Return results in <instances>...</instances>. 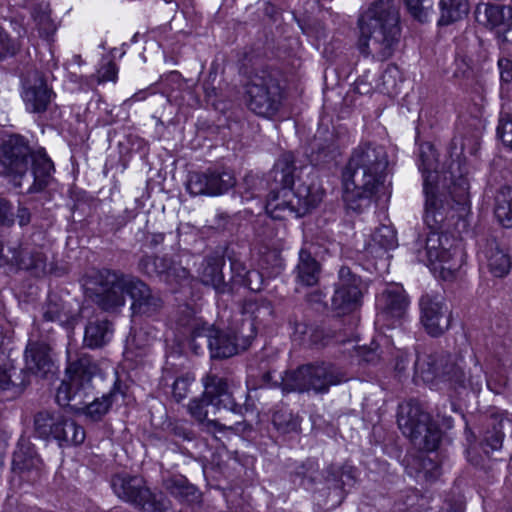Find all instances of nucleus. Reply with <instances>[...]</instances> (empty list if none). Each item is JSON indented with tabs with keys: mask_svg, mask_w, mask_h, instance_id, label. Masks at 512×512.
Listing matches in <instances>:
<instances>
[{
	"mask_svg": "<svg viewBox=\"0 0 512 512\" xmlns=\"http://www.w3.org/2000/svg\"><path fill=\"white\" fill-rule=\"evenodd\" d=\"M460 170L459 163L450 165L448 186L449 199L428 198L425 201L424 223L430 230L423 238L419 236L415 242L416 255L419 262L426 265L440 264L442 272L451 274L462 265V252L452 244L448 235L440 233L444 222L449 218H462L470 208L469 181L461 171L456 175L454 166Z\"/></svg>",
	"mask_w": 512,
	"mask_h": 512,
	"instance_id": "nucleus-1",
	"label": "nucleus"
},
{
	"mask_svg": "<svg viewBox=\"0 0 512 512\" xmlns=\"http://www.w3.org/2000/svg\"><path fill=\"white\" fill-rule=\"evenodd\" d=\"M89 298L103 311L113 312L124 306L126 293L132 299L134 315L153 316L162 306V299L137 277L110 269L93 270L86 280Z\"/></svg>",
	"mask_w": 512,
	"mask_h": 512,
	"instance_id": "nucleus-2",
	"label": "nucleus"
},
{
	"mask_svg": "<svg viewBox=\"0 0 512 512\" xmlns=\"http://www.w3.org/2000/svg\"><path fill=\"white\" fill-rule=\"evenodd\" d=\"M295 159L292 153H284L274 164L271 177L275 187L266 201V211L273 219L300 218L316 208L322 193L312 183L301 180L295 186Z\"/></svg>",
	"mask_w": 512,
	"mask_h": 512,
	"instance_id": "nucleus-3",
	"label": "nucleus"
},
{
	"mask_svg": "<svg viewBox=\"0 0 512 512\" xmlns=\"http://www.w3.org/2000/svg\"><path fill=\"white\" fill-rule=\"evenodd\" d=\"M358 49L364 56L378 61L389 59L400 38V13L395 0H376L358 19Z\"/></svg>",
	"mask_w": 512,
	"mask_h": 512,
	"instance_id": "nucleus-4",
	"label": "nucleus"
},
{
	"mask_svg": "<svg viewBox=\"0 0 512 512\" xmlns=\"http://www.w3.org/2000/svg\"><path fill=\"white\" fill-rule=\"evenodd\" d=\"M28 175V193L43 191L53 180L54 164L44 149L32 151L29 142L21 135H10L0 147V174L12 176L15 185L22 187Z\"/></svg>",
	"mask_w": 512,
	"mask_h": 512,
	"instance_id": "nucleus-5",
	"label": "nucleus"
},
{
	"mask_svg": "<svg viewBox=\"0 0 512 512\" xmlns=\"http://www.w3.org/2000/svg\"><path fill=\"white\" fill-rule=\"evenodd\" d=\"M346 372L332 363L306 364L292 371H286L281 378L282 390L289 392L327 393L331 386L347 382Z\"/></svg>",
	"mask_w": 512,
	"mask_h": 512,
	"instance_id": "nucleus-6",
	"label": "nucleus"
},
{
	"mask_svg": "<svg viewBox=\"0 0 512 512\" xmlns=\"http://www.w3.org/2000/svg\"><path fill=\"white\" fill-rule=\"evenodd\" d=\"M388 164L386 148L376 142L365 141L352 150L343 175L356 178L358 185H366L365 181H369L383 186Z\"/></svg>",
	"mask_w": 512,
	"mask_h": 512,
	"instance_id": "nucleus-7",
	"label": "nucleus"
},
{
	"mask_svg": "<svg viewBox=\"0 0 512 512\" xmlns=\"http://www.w3.org/2000/svg\"><path fill=\"white\" fill-rule=\"evenodd\" d=\"M245 96L247 107L256 115H276L283 98L278 71L268 67L256 70L246 84Z\"/></svg>",
	"mask_w": 512,
	"mask_h": 512,
	"instance_id": "nucleus-8",
	"label": "nucleus"
},
{
	"mask_svg": "<svg viewBox=\"0 0 512 512\" xmlns=\"http://www.w3.org/2000/svg\"><path fill=\"white\" fill-rule=\"evenodd\" d=\"M397 423L402 433L420 450L434 451L438 448L442 432L432 422L428 413L417 403L407 402L398 406Z\"/></svg>",
	"mask_w": 512,
	"mask_h": 512,
	"instance_id": "nucleus-9",
	"label": "nucleus"
},
{
	"mask_svg": "<svg viewBox=\"0 0 512 512\" xmlns=\"http://www.w3.org/2000/svg\"><path fill=\"white\" fill-rule=\"evenodd\" d=\"M99 372L98 365L92 357L85 353L77 354L69 358L66 367L68 381H62L57 389L56 402L65 407L71 400H77V404L83 403V397L90 396L92 392V378Z\"/></svg>",
	"mask_w": 512,
	"mask_h": 512,
	"instance_id": "nucleus-10",
	"label": "nucleus"
},
{
	"mask_svg": "<svg viewBox=\"0 0 512 512\" xmlns=\"http://www.w3.org/2000/svg\"><path fill=\"white\" fill-rule=\"evenodd\" d=\"M462 358H458L444 351L418 354L414 369L415 375L426 383L454 382L458 385H467L461 372Z\"/></svg>",
	"mask_w": 512,
	"mask_h": 512,
	"instance_id": "nucleus-11",
	"label": "nucleus"
},
{
	"mask_svg": "<svg viewBox=\"0 0 512 512\" xmlns=\"http://www.w3.org/2000/svg\"><path fill=\"white\" fill-rule=\"evenodd\" d=\"M362 280L347 266L338 272V281L331 299V307L338 315L349 314L362 304Z\"/></svg>",
	"mask_w": 512,
	"mask_h": 512,
	"instance_id": "nucleus-12",
	"label": "nucleus"
},
{
	"mask_svg": "<svg viewBox=\"0 0 512 512\" xmlns=\"http://www.w3.org/2000/svg\"><path fill=\"white\" fill-rule=\"evenodd\" d=\"M236 184L232 171L223 167L208 168L203 172H192L187 181L191 195L218 196L228 192Z\"/></svg>",
	"mask_w": 512,
	"mask_h": 512,
	"instance_id": "nucleus-13",
	"label": "nucleus"
},
{
	"mask_svg": "<svg viewBox=\"0 0 512 512\" xmlns=\"http://www.w3.org/2000/svg\"><path fill=\"white\" fill-rule=\"evenodd\" d=\"M111 487L119 499L138 511L147 508L149 501L156 494L142 476L128 473L114 475L111 478Z\"/></svg>",
	"mask_w": 512,
	"mask_h": 512,
	"instance_id": "nucleus-14",
	"label": "nucleus"
},
{
	"mask_svg": "<svg viewBox=\"0 0 512 512\" xmlns=\"http://www.w3.org/2000/svg\"><path fill=\"white\" fill-rule=\"evenodd\" d=\"M419 307L421 324L431 337H439L449 329L451 311L441 295H423Z\"/></svg>",
	"mask_w": 512,
	"mask_h": 512,
	"instance_id": "nucleus-15",
	"label": "nucleus"
},
{
	"mask_svg": "<svg viewBox=\"0 0 512 512\" xmlns=\"http://www.w3.org/2000/svg\"><path fill=\"white\" fill-rule=\"evenodd\" d=\"M138 270L168 285L181 284L189 278V271L166 255H143L138 261Z\"/></svg>",
	"mask_w": 512,
	"mask_h": 512,
	"instance_id": "nucleus-16",
	"label": "nucleus"
},
{
	"mask_svg": "<svg viewBox=\"0 0 512 512\" xmlns=\"http://www.w3.org/2000/svg\"><path fill=\"white\" fill-rule=\"evenodd\" d=\"M203 393L207 396L216 410H227L242 414L243 406L236 402L231 382L222 376L209 373L202 378Z\"/></svg>",
	"mask_w": 512,
	"mask_h": 512,
	"instance_id": "nucleus-17",
	"label": "nucleus"
},
{
	"mask_svg": "<svg viewBox=\"0 0 512 512\" xmlns=\"http://www.w3.org/2000/svg\"><path fill=\"white\" fill-rule=\"evenodd\" d=\"M126 393V386L117 379L110 391L103 394L101 397L94 398L93 401L87 402L88 397H83V403L77 404V400H71L68 405L75 412L83 414L86 418L93 422L101 421L110 411L113 403L117 401L118 397H124Z\"/></svg>",
	"mask_w": 512,
	"mask_h": 512,
	"instance_id": "nucleus-18",
	"label": "nucleus"
},
{
	"mask_svg": "<svg viewBox=\"0 0 512 512\" xmlns=\"http://www.w3.org/2000/svg\"><path fill=\"white\" fill-rule=\"evenodd\" d=\"M21 96L28 112L42 114L47 111L55 94L45 79L34 72L23 81Z\"/></svg>",
	"mask_w": 512,
	"mask_h": 512,
	"instance_id": "nucleus-19",
	"label": "nucleus"
},
{
	"mask_svg": "<svg viewBox=\"0 0 512 512\" xmlns=\"http://www.w3.org/2000/svg\"><path fill=\"white\" fill-rule=\"evenodd\" d=\"M12 471L21 480L35 484L42 477L43 463L30 443H19L13 453Z\"/></svg>",
	"mask_w": 512,
	"mask_h": 512,
	"instance_id": "nucleus-20",
	"label": "nucleus"
},
{
	"mask_svg": "<svg viewBox=\"0 0 512 512\" xmlns=\"http://www.w3.org/2000/svg\"><path fill=\"white\" fill-rule=\"evenodd\" d=\"M366 185H358L356 178L343 175V201L348 211L360 214L367 210L372 203L380 185L365 181Z\"/></svg>",
	"mask_w": 512,
	"mask_h": 512,
	"instance_id": "nucleus-21",
	"label": "nucleus"
},
{
	"mask_svg": "<svg viewBox=\"0 0 512 512\" xmlns=\"http://www.w3.org/2000/svg\"><path fill=\"white\" fill-rule=\"evenodd\" d=\"M25 366L31 374L47 377L54 368L50 346L44 341L29 340L25 349Z\"/></svg>",
	"mask_w": 512,
	"mask_h": 512,
	"instance_id": "nucleus-22",
	"label": "nucleus"
},
{
	"mask_svg": "<svg viewBox=\"0 0 512 512\" xmlns=\"http://www.w3.org/2000/svg\"><path fill=\"white\" fill-rule=\"evenodd\" d=\"M9 253L6 265L32 271L39 276L46 272V256L35 247L12 246L7 248Z\"/></svg>",
	"mask_w": 512,
	"mask_h": 512,
	"instance_id": "nucleus-23",
	"label": "nucleus"
},
{
	"mask_svg": "<svg viewBox=\"0 0 512 512\" xmlns=\"http://www.w3.org/2000/svg\"><path fill=\"white\" fill-rule=\"evenodd\" d=\"M43 319L48 322H57L62 327L73 330L79 321V313L64 301L59 295L51 293L42 307Z\"/></svg>",
	"mask_w": 512,
	"mask_h": 512,
	"instance_id": "nucleus-24",
	"label": "nucleus"
},
{
	"mask_svg": "<svg viewBox=\"0 0 512 512\" xmlns=\"http://www.w3.org/2000/svg\"><path fill=\"white\" fill-rule=\"evenodd\" d=\"M208 406H212L207 396L202 393L201 396L193 398L188 404V412L198 423L200 429L208 434H212L218 439L217 434H224L227 431H233L232 426H226L214 419H208Z\"/></svg>",
	"mask_w": 512,
	"mask_h": 512,
	"instance_id": "nucleus-25",
	"label": "nucleus"
},
{
	"mask_svg": "<svg viewBox=\"0 0 512 512\" xmlns=\"http://www.w3.org/2000/svg\"><path fill=\"white\" fill-rule=\"evenodd\" d=\"M418 166L423 175V189L426 200L428 198L445 199V197L448 199L449 195H436L434 186L432 185V182L436 178L435 174L438 164L436 152L430 143L420 145Z\"/></svg>",
	"mask_w": 512,
	"mask_h": 512,
	"instance_id": "nucleus-26",
	"label": "nucleus"
},
{
	"mask_svg": "<svg viewBox=\"0 0 512 512\" xmlns=\"http://www.w3.org/2000/svg\"><path fill=\"white\" fill-rule=\"evenodd\" d=\"M216 335L209 342V351L212 359H225L237 354L239 348L246 349L249 345V339L253 335L247 336L243 345L239 344V338L234 331H222L217 329Z\"/></svg>",
	"mask_w": 512,
	"mask_h": 512,
	"instance_id": "nucleus-27",
	"label": "nucleus"
},
{
	"mask_svg": "<svg viewBox=\"0 0 512 512\" xmlns=\"http://www.w3.org/2000/svg\"><path fill=\"white\" fill-rule=\"evenodd\" d=\"M381 315L385 318L400 320L408 307V298L400 285L387 287L379 300Z\"/></svg>",
	"mask_w": 512,
	"mask_h": 512,
	"instance_id": "nucleus-28",
	"label": "nucleus"
},
{
	"mask_svg": "<svg viewBox=\"0 0 512 512\" xmlns=\"http://www.w3.org/2000/svg\"><path fill=\"white\" fill-rule=\"evenodd\" d=\"M290 482L297 488L311 491L321 480L319 464L315 459L307 458L295 462L289 471Z\"/></svg>",
	"mask_w": 512,
	"mask_h": 512,
	"instance_id": "nucleus-29",
	"label": "nucleus"
},
{
	"mask_svg": "<svg viewBox=\"0 0 512 512\" xmlns=\"http://www.w3.org/2000/svg\"><path fill=\"white\" fill-rule=\"evenodd\" d=\"M484 254L489 272L497 278L506 277L512 268V259L508 251L496 240L488 239Z\"/></svg>",
	"mask_w": 512,
	"mask_h": 512,
	"instance_id": "nucleus-30",
	"label": "nucleus"
},
{
	"mask_svg": "<svg viewBox=\"0 0 512 512\" xmlns=\"http://www.w3.org/2000/svg\"><path fill=\"white\" fill-rule=\"evenodd\" d=\"M295 281L303 287L317 285L321 275V264L311 252L302 247L298 253V263L294 268Z\"/></svg>",
	"mask_w": 512,
	"mask_h": 512,
	"instance_id": "nucleus-31",
	"label": "nucleus"
},
{
	"mask_svg": "<svg viewBox=\"0 0 512 512\" xmlns=\"http://www.w3.org/2000/svg\"><path fill=\"white\" fill-rule=\"evenodd\" d=\"M325 482L329 489L338 490L341 499L356 483V470L348 465H329L325 470Z\"/></svg>",
	"mask_w": 512,
	"mask_h": 512,
	"instance_id": "nucleus-32",
	"label": "nucleus"
},
{
	"mask_svg": "<svg viewBox=\"0 0 512 512\" xmlns=\"http://www.w3.org/2000/svg\"><path fill=\"white\" fill-rule=\"evenodd\" d=\"M223 265V258L207 257L203 261L199 271L201 283L213 287L217 293H225L228 291V284L225 282L222 272Z\"/></svg>",
	"mask_w": 512,
	"mask_h": 512,
	"instance_id": "nucleus-33",
	"label": "nucleus"
},
{
	"mask_svg": "<svg viewBox=\"0 0 512 512\" xmlns=\"http://www.w3.org/2000/svg\"><path fill=\"white\" fill-rule=\"evenodd\" d=\"M511 15L512 8L497 4L479 3L475 9L476 21L491 29L505 25Z\"/></svg>",
	"mask_w": 512,
	"mask_h": 512,
	"instance_id": "nucleus-34",
	"label": "nucleus"
},
{
	"mask_svg": "<svg viewBox=\"0 0 512 512\" xmlns=\"http://www.w3.org/2000/svg\"><path fill=\"white\" fill-rule=\"evenodd\" d=\"M112 323L107 319H95L85 327L84 345L91 349L101 348L112 338Z\"/></svg>",
	"mask_w": 512,
	"mask_h": 512,
	"instance_id": "nucleus-35",
	"label": "nucleus"
},
{
	"mask_svg": "<svg viewBox=\"0 0 512 512\" xmlns=\"http://www.w3.org/2000/svg\"><path fill=\"white\" fill-rule=\"evenodd\" d=\"M164 487L173 497L181 502L195 504L201 501V492L184 476L168 478L164 481Z\"/></svg>",
	"mask_w": 512,
	"mask_h": 512,
	"instance_id": "nucleus-36",
	"label": "nucleus"
},
{
	"mask_svg": "<svg viewBox=\"0 0 512 512\" xmlns=\"http://www.w3.org/2000/svg\"><path fill=\"white\" fill-rule=\"evenodd\" d=\"M293 337L295 341L308 347H323L332 337L324 328L306 323H296L294 326Z\"/></svg>",
	"mask_w": 512,
	"mask_h": 512,
	"instance_id": "nucleus-37",
	"label": "nucleus"
},
{
	"mask_svg": "<svg viewBox=\"0 0 512 512\" xmlns=\"http://www.w3.org/2000/svg\"><path fill=\"white\" fill-rule=\"evenodd\" d=\"M55 441L60 447L77 446L85 440V430L72 418L63 415L62 421L58 422Z\"/></svg>",
	"mask_w": 512,
	"mask_h": 512,
	"instance_id": "nucleus-38",
	"label": "nucleus"
},
{
	"mask_svg": "<svg viewBox=\"0 0 512 512\" xmlns=\"http://www.w3.org/2000/svg\"><path fill=\"white\" fill-rule=\"evenodd\" d=\"M63 415L56 411L43 409L38 411L33 418V427L35 434L44 440H55L56 427L61 422Z\"/></svg>",
	"mask_w": 512,
	"mask_h": 512,
	"instance_id": "nucleus-39",
	"label": "nucleus"
},
{
	"mask_svg": "<svg viewBox=\"0 0 512 512\" xmlns=\"http://www.w3.org/2000/svg\"><path fill=\"white\" fill-rule=\"evenodd\" d=\"M470 362L472 363V366L468 368L467 372L464 370L462 362H460L461 372L463 373V380H465L467 385L464 384L461 386L454 382L447 383L456 391L470 389L474 393H479L483 387L484 382H487L486 376L483 367L475 354L470 356Z\"/></svg>",
	"mask_w": 512,
	"mask_h": 512,
	"instance_id": "nucleus-40",
	"label": "nucleus"
},
{
	"mask_svg": "<svg viewBox=\"0 0 512 512\" xmlns=\"http://www.w3.org/2000/svg\"><path fill=\"white\" fill-rule=\"evenodd\" d=\"M438 26H448L468 13V0H439Z\"/></svg>",
	"mask_w": 512,
	"mask_h": 512,
	"instance_id": "nucleus-41",
	"label": "nucleus"
},
{
	"mask_svg": "<svg viewBox=\"0 0 512 512\" xmlns=\"http://www.w3.org/2000/svg\"><path fill=\"white\" fill-rule=\"evenodd\" d=\"M494 214L504 228L512 227V187H501L495 195Z\"/></svg>",
	"mask_w": 512,
	"mask_h": 512,
	"instance_id": "nucleus-42",
	"label": "nucleus"
},
{
	"mask_svg": "<svg viewBox=\"0 0 512 512\" xmlns=\"http://www.w3.org/2000/svg\"><path fill=\"white\" fill-rule=\"evenodd\" d=\"M272 423L281 434L297 433L301 429V418L284 405L275 409L272 415Z\"/></svg>",
	"mask_w": 512,
	"mask_h": 512,
	"instance_id": "nucleus-43",
	"label": "nucleus"
},
{
	"mask_svg": "<svg viewBox=\"0 0 512 512\" xmlns=\"http://www.w3.org/2000/svg\"><path fill=\"white\" fill-rule=\"evenodd\" d=\"M31 13L40 37L50 41L57 30V26L50 17L49 4L45 2L38 3L32 7Z\"/></svg>",
	"mask_w": 512,
	"mask_h": 512,
	"instance_id": "nucleus-44",
	"label": "nucleus"
},
{
	"mask_svg": "<svg viewBox=\"0 0 512 512\" xmlns=\"http://www.w3.org/2000/svg\"><path fill=\"white\" fill-rule=\"evenodd\" d=\"M217 328L214 325H209L202 320L198 324H194V328L188 333L190 338V344L195 353H199V350L203 346L209 348V342L214 337Z\"/></svg>",
	"mask_w": 512,
	"mask_h": 512,
	"instance_id": "nucleus-45",
	"label": "nucleus"
},
{
	"mask_svg": "<svg viewBox=\"0 0 512 512\" xmlns=\"http://www.w3.org/2000/svg\"><path fill=\"white\" fill-rule=\"evenodd\" d=\"M406 11L416 21L426 23L435 14L433 0H403Z\"/></svg>",
	"mask_w": 512,
	"mask_h": 512,
	"instance_id": "nucleus-46",
	"label": "nucleus"
},
{
	"mask_svg": "<svg viewBox=\"0 0 512 512\" xmlns=\"http://www.w3.org/2000/svg\"><path fill=\"white\" fill-rule=\"evenodd\" d=\"M372 242L385 251L395 249L398 246L395 229L389 225H381L372 234Z\"/></svg>",
	"mask_w": 512,
	"mask_h": 512,
	"instance_id": "nucleus-47",
	"label": "nucleus"
},
{
	"mask_svg": "<svg viewBox=\"0 0 512 512\" xmlns=\"http://www.w3.org/2000/svg\"><path fill=\"white\" fill-rule=\"evenodd\" d=\"M22 49V40L13 38L0 26V62L15 57Z\"/></svg>",
	"mask_w": 512,
	"mask_h": 512,
	"instance_id": "nucleus-48",
	"label": "nucleus"
},
{
	"mask_svg": "<svg viewBox=\"0 0 512 512\" xmlns=\"http://www.w3.org/2000/svg\"><path fill=\"white\" fill-rule=\"evenodd\" d=\"M30 372L25 368L17 369L14 365L10 369L5 390H13L15 393H21L30 383Z\"/></svg>",
	"mask_w": 512,
	"mask_h": 512,
	"instance_id": "nucleus-49",
	"label": "nucleus"
},
{
	"mask_svg": "<svg viewBox=\"0 0 512 512\" xmlns=\"http://www.w3.org/2000/svg\"><path fill=\"white\" fill-rule=\"evenodd\" d=\"M245 311L253 316V320L262 323L273 316L272 303L267 299H260L254 302H248L245 305Z\"/></svg>",
	"mask_w": 512,
	"mask_h": 512,
	"instance_id": "nucleus-50",
	"label": "nucleus"
},
{
	"mask_svg": "<svg viewBox=\"0 0 512 512\" xmlns=\"http://www.w3.org/2000/svg\"><path fill=\"white\" fill-rule=\"evenodd\" d=\"M225 255L230 262V268L233 275L232 277L234 281L238 283L239 280L247 274L249 269L242 258L237 255L233 249L228 248Z\"/></svg>",
	"mask_w": 512,
	"mask_h": 512,
	"instance_id": "nucleus-51",
	"label": "nucleus"
},
{
	"mask_svg": "<svg viewBox=\"0 0 512 512\" xmlns=\"http://www.w3.org/2000/svg\"><path fill=\"white\" fill-rule=\"evenodd\" d=\"M169 435L177 441H193L195 439L194 431L185 422H170L167 425Z\"/></svg>",
	"mask_w": 512,
	"mask_h": 512,
	"instance_id": "nucleus-52",
	"label": "nucleus"
},
{
	"mask_svg": "<svg viewBox=\"0 0 512 512\" xmlns=\"http://www.w3.org/2000/svg\"><path fill=\"white\" fill-rule=\"evenodd\" d=\"M200 321L201 319L194 315V311L190 307L184 306L179 309L176 323L185 330L183 334H188L194 328V324H198Z\"/></svg>",
	"mask_w": 512,
	"mask_h": 512,
	"instance_id": "nucleus-53",
	"label": "nucleus"
},
{
	"mask_svg": "<svg viewBox=\"0 0 512 512\" xmlns=\"http://www.w3.org/2000/svg\"><path fill=\"white\" fill-rule=\"evenodd\" d=\"M497 134L502 142L512 149V116L510 114H501Z\"/></svg>",
	"mask_w": 512,
	"mask_h": 512,
	"instance_id": "nucleus-54",
	"label": "nucleus"
},
{
	"mask_svg": "<svg viewBox=\"0 0 512 512\" xmlns=\"http://www.w3.org/2000/svg\"><path fill=\"white\" fill-rule=\"evenodd\" d=\"M191 380L188 376H180L172 385V395L176 402H180L188 396Z\"/></svg>",
	"mask_w": 512,
	"mask_h": 512,
	"instance_id": "nucleus-55",
	"label": "nucleus"
},
{
	"mask_svg": "<svg viewBox=\"0 0 512 512\" xmlns=\"http://www.w3.org/2000/svg\"><path fill=\"white\" fill-rule=\"evenodd\" d=\"M15 223L11 202L0 196V225L11 227Z\"/></svg>",
	"mask_w": 512,
	"mask_h": 512,
	"instance_id": "nucleus-56",
	"label": "nucleus"
},
{
	"mask_svg": "<svg viewBox=\"0 0 512 512\" xmlns=\"http://www.w3.org/2000/svg\"><path fill=\"white\" fill-rule=\"evenodd\" d=\"M238 284L251 291H259L262 285V275L257 270L249 269L247 274L239 280Z\"/></svg>",
	"mask_w": 512,
	"mask_h": 512,
	"instance_id": "nucleus-57",
	"label": "nucleus"
},
{
	"mask_svg": "<svg viewBox=\"0 0 512 512\" xmlns=\"http://www.w3.org/2000/svg\"><path fill=\"white\" fill-rule=\"evenodd\" d=\"M376 75H372L369 71L358 77L355 81V91L361 95H366L374 90L373 82Z\"/></svg>",
	"mask_w": 512,
	"mask_h": 512,
	"instance_id": "nucleus-58",
	"label": "nucleus"
},
{
	"mask_svg": "<svg viewBox=\"0 0 512 512\" xmlns=\"http://www.w3.org/2000/svg\"><path fill=\"white\" fill-rule=\"evenodd\" d=\"M168 508L169 501L161 493H156L153 499L149 501L147 508L140 512H167Z\"/></svg>",
	"mask_w": 512,
	"mask_h": 512,
	"instance_id": "nucleus-59",
	"label": "nucleus"
},
{
	"mask_svg": "<svg viewBox=\"0 0 512 512\" xmlns=\"http://www.w3.org/2000/svg\"><path fill=\"white\" fill-rule=\"evenodd\" d=\"M117 78V66L114 62L109 61L104 64L97 72V81L99 83L106 81H115Z\"/></svg>",
	"mask_w": 512,
	"mask_h": 512,
	"instance_id": "nucleus-60",
	"label": "nucleus"
},
{
	"mask_svg": "<svg viewBox=\"0 0 512 512\" xmlns=\"http://www.w3.org/2000/svg\"><path fill=\"white\" fill-rule=\"evenodd\" d=\"M398 72L395 66H388L381 76L382 87L381 91L390 93L391 89L395 86V74Z\"/></svg>",
	"mask_w": 512,
	"mask_h": 512,
	"instance_id": "nucleus-61",
	"label": "nucleus"
},
{
	"mask_svg": "<svg viewBox=\"0 0 512 512\" xmlns=\"http://www.w3.org/2000/svg\"><path fill=\"white\" fill-rule=\"evenodd\" d=\"M13 368V362L8 358L5 353L0 351V390L6 389V384L2 385V382H7L8 374L10 369Z\"/></svg>",
	"mask_w": 512,
	"mask_h": 512,
	"instance_id": "nucleus-62",
	"label": "nucleus"
},
{
	"mask_svg": "<svg viewBox=\"0 0 512 512\" xmlns=\"http://www.w3.org/2000/svg\"><path fill=\"white\" fill-rule=\"evenodd\" d=\"M498 68L500 71V78L505 83L512 81V60L501 57L498 59Z\"/></svg>",
	"mask_w": 512,
	"mask_h": 512,
	"instance_id": "nucleus-63",
	"label": "nucleus"
},
{
	"mask_svg": "<svg viewBox=\"0 0 512 512\" xmlns=\"http://www.w3.org/2000/svg\"><path fill=\"white\" fill-rule=\"evenodd\" d=\"M14 220H17L20 227H25L31 223L32 213L25 205L19 204L17 212L14 215Z\"/></svg>",
	"mask_w": 512,
	"mask_h": 512,
	"instance_id": "nucleus-64",
	"label": "nucleus"
}]
</instances>
